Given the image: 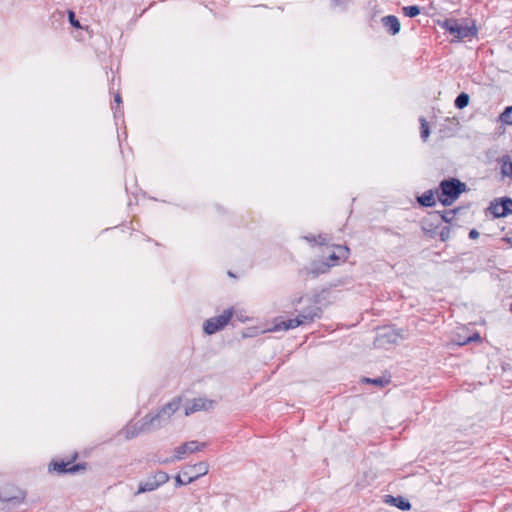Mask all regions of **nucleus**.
Returning <instances> with one entry per match:
<instances>
[{
    "instance_id": "nucleus-1",
    "label": "nucleus",
    "mask_w": 512,
    "mask_h": 512,
    "mask_svg": "<svg viewBox=\"0 0 512 512\" xmlns=\"http://www.w3.org/2000/svg\"><path fill=\"white\" fill-rule=\"evenodd\" d=\"M180 399H174L155 414H147L140 421L138 428L129 427L126 429V438H132L142 432H149L165 426L172 415L179 409Z\"/></svg>"
},
{
    "instance_id": "nucleus-2",
    "label": "nucleus",
    "mask_w": 512,
    "mask_h": 512,
    "mask_svg": "<svg viewBox=\"0 0 512 512\" xmlns=\"http://www.w3.org/2000/svg\"><path fill=\"white\" fill-rule=\"evenodd\" d=\"M349 249L345 246H335L329 253V262H314L312 264L311 273L314 275L326 273L331 267L339 264L340 261H345L348 258Z\"/></svg>"
},
{
    "instance_id": "nucleus-3",
    "label": "nucleus",
    "mask_w": 512,
    "mask_h": 512,
    "mask_svg": "<svg viewBox=\"0 0 512 512\" xmlns=\"http://www.w3.org/2000/svg\"><path fill=\"white\" fill-rule=\"evenodd\" d=\"M441 195L439 200L443 205H451L465 189V184L457 179L444 180L441 182Z\"/></svg>"
},
{
    "instance_id": "nucleus-4",
    "label": "nucleus",
    "mask_w": 512,
    "mask_h": 512,
    "mask_svg": "<svg viewBox=\"0 0 512 512\" xmlns=\"http://www.w3.org/2000/svg\"><path fill=\"white\" fill-rule=\"evenodd\" d=\"M442 26L459 40L473 37L477 33V28L473 22L446 20Z\"/></svg>"
},
{
    "instance_id": "nucleus-5",
    "label": "nucleus",
    "mask_w": 512,
    "mask_h": 512,
    "mask_svg": "<svg viewBox=\"0 0 512 512\" xmlns=\"http://www.w3.org/2000/svg\"><path fill=\"white\" fill-rule=\"evenodd\" d=\"M316 317V313L312 312H303L299 314L297 317L289 320H275V324L273 327L267 329L268 332H276L279 330H290L294 329L298 326L311 323Z\"/></svg>"
},
{
    "instance_id": "nucleus-6",
    "label": "nucleus",
    "mask_w": 512,
    "mask_h": 512,
    "mask_svg": "<svg viewBox=\"0 0 512 512\" xmlns=\"http://www.w3.org/2000/svg\"><path fill=\"white\" fill-rule=\"evenodd\" d=\"M206 447L205 443L198 441L186 442L174 449V455L170 459H166L164 463H171L176 460H182L187 454H193L203 450Z\"/></svg>"
},
{
    "instance_id": "nucleus-7",
    "label": "nucleus",
    "mask_w": 512,
    "mask_h": 512,
    "mask_svg": "<svg viewBox=\"0 0 512 512\" xmlns=\"http://www.w3.org/2000/svg\"><path fill=\"white\" fill-rule=\"evenodd\" d=\"M233 316L232 309L225 310L221 315L217 317H213L211 319H208L204 323V331L211 335L222 328H224L228 322L230 321L231 317Z\"/></svg>"
},
{
    "instance_id": "nucleus-8",
    "label": "nucleus",
    "mask_w": 512,
    "mask_h": 512,
    "mask_svg": "<svg viewBox=\"0 0 512 512\" xmlns=\"http://www.w3.org/2000/svg\"><path fill=\"white\" fill-rule=\"evenodd\" d=\"M209 465L206 462H200L191 466L186 467L182 471L183 476H187V482H193L201 476L208 473Z\"/></svg>"
},
{
    "instance_id": "nucleus-9",
    "label": "nucleus",
    "mask_w": 512,
    "mask_h": 512,
    "mask_svg": "<svg viewBox=\"0 0 512 512\" xmlns=\"http://www.w3.org/2000/svg\"><path fill=\"white\" fill-rule=\"evenodd\" d=\"M213 402L207 401L204 399H193L190 402H188L185 406V415L188 416L194 412L201 411V410H208L212 407Z\"/></svg>"
},
{
    "instance_id": "nucleus-10",
    "label": "nucleus",
    "mask_w": 512,
    "mask_h": 512,
    "mask_svg": "<svg viewBox=\"0 0 512 512\" xmlns=\"http://www.w3.org/2000/svg\"><path fill=\"white\" fill-rule=\"evenodd\" d=\"M491 211L495 217H504L512 213V200L503 199L499 203H495L491 206Z\"/></svg>"
},
{
    "instance_id": "nucleus-11",
    "label": "nucleus",
    "mask_w": 512,
    "mask_h": 512,
    "mask_svg": "<svg viewBox=\"0 0 512 512\" xmlns=\"http://www.w3.org/2000/svg\"><path fill=\"white\" fill-rule=\"evenodd\" d=\"M383 26L386 28V30L392 34L396 35L400 31V22L397 17L395 16H386L382 18Z\"/></svg>"
},
{
    "instance_id": "nucleus-12",
    "label": "nucleus",
    "mask_w": 512,
    "mask_h": 512,
    "mask_svg": "<svg viewBox=\"0 0 512 512\" xmlns=\"http://www.w3.org/2000/svg\"><path fill=\"white\" fill-rule=\"evenodd\" d=\"M502 177L512 179V160L509 156H504L499 160Z\"/></svg>"
},
{
    "instance_id": "nucleus-13",
    "label": "nucleus",
    "mask_w": 512,
    "mask_h": 512,
    "mask_svg": "<svg viewBox=\"0 0 512 512\" xmlns=\"http://www.w3.org/2000/svg\"><path fill=\"white\" fill-rule=\"evenodd\" d=\"M157 488H158L157 483L154 481V479L152 477H150L146 481L139 483L138 491L136 494L154 491Z\"/></svg>"
},
{
    "instance_id": "nucleus-14",
    "label": "nucleus",
    "mask_w": 512,
    "mask_h": 512,
    "mask_svg": "<svg viewBox=\"0 0 512 512\" xmlns=\"http://www.w3.org/2000/svg\"><path fill=\"white\" fill-rule=\"evenodd\" d=\"M386 502L395 505L396 507H398L401 510H409L410 509V503L401 497L395 498L392 496H388Z\"/></svg>"
},
{
    "instance_id": "nucleus-15",
    "label": "nucleus",
    "mask_w": 512,
    "mask_h": 512,
    "mask_svg": "<svg viewBox=\"0 0 512 512\" xmlns=\"http://www.w3.org/2000/svg\"><path fill=\"white\" fill-rule=\"evenodd\" d=\"M418 202L423 206L431 207L435 204L434 194L431 191L424 193L418 198Z\"/></svg>"
},
{
    "instance_id": "nucleus-16",
    "label": "nucleus",
    "mask_w": 512,
    "mask_h": 512,
    "mask_svg": "<svg viewBox=\"0 0 512 512\" xmlns=\"http://www.w3.org/2000/svg\"><path fill=\"white\" fill-rule=\"evenodd\" d=\"M152 478L157 483L158 487L165 484L169 480V475L166 472L158 471L156 472Z\"/></svg>"
},
{
    "instance_id": "nucleus-17",
    "label": "nucleus",
    "mask_w": 512,
    "mask_h": 512,
    "mask_svg": "<svg viewBox=\"0 0 512 512\" xmlns=\"http://www.w3.org/2000/svg\"><path fill=\"white\" fill-rule=\"evenodd\" d=\"M469 103V96L466 93H461L455 100V106L459 109H463Z\"/></svg>"
},
{
    "instance_id": "nucleus-18",
    "label": "nucleus",
    "mask_w": 512,
    "mask_h": 512,
    "mask_svg": "<svg viewBox=\"0 0 512 512\" xmlns=\"http://www.w3.org/2000/svg\"><path fill=\"white\" fill-rule=\"evenodd\" d=\"M385 338H387L388 341L395 343V342H397L398 338L403 339V336L399 335L398 333H396L394 331H387L386 333L381 335L379 341H381V340H383Z\"/></svg>"
},
{
    "instance_id": "nucleus-19",
    "label": "nucleus",
    "mask_w": 512,
    "mask_h": 512,
    "mask_svg": "<svg viewBox=\"0 0 512 512\" xmlns=\"http://www.w3.org/2000/svg\"><path fill=\"white\" fill-rule=\"evenodd\" d=\"M500 118L504 123L512 125V106L507 107Z\"/></svg>"
},
{
    "instance_id": "nucleus-20",
    "label": "nucleus",
    "mask_w": 512,
    "mask_h": 512,
    "mask_svg": "<svg viewBox=\"0 0 512 512\" xmlns=\"http://www.w3.org/2000/svg\"><path fill=\"white\" fill-rule=\"evenodd\" d=\"M403 12L408 17H415L420 13L418 6H406L403 8Z\"/></svg>"
},
{
    "instance_id": "nucleus-21",
    "label": "nucleus",
    "mask_w": 512,
    "mask_h": 512,
    "mask_svg": "<svg viewBox=\"0 0 512 512\" xmlns=\"http://www.w3.org/2000/svg\"><path fill=\"white\" fill-rule=\"evenodd\" d=\"M420 123H421V137L424 141H426L427 138L429 137V133H430L429 126H428L427 121L424 118L420 119Z\"/></svg>"
},
{
    "instance_id": "nucleus-22",
    "label": "nucleus",
    "mask_w": 512,
    "mask_h": 512,
    "mask_svg": "<svg viewBox=\"0 0 512 512\" xmlns=\"http://www.w3.org/2000/svg\"><path fill=\"white\" fill-rule=\"evenodd\" d=\"M363 382L372 383L374 385L381 386V387L385 386L388 383V381L384 380L383 378H376V379L364 378Z\"/></svg>"
},
{
    "instance_id": "nucleus-23",
    "label": "nucleus",
    "mask_w": 512,
    "mask_h": 512,
    "mask_svg": "<svg viewBox=\"0 0 512 512\" xmlns=\"http://www.w3.org/2000/svg\"><path fill=\"white\" fill-rule=\"evenodd\" d=\"M68 17H69V22L71 23V25L77 29H80L81 28V25L79 23L78 20L75 19V14L73 11H69L68 12Z\"/></svg>"
},
{
    "instance_id": "nucleus-24",
    "label": "nucleus",
    "mask_w": 512,
    "mask_h": 512,
    "mask_svg": "<svg viewBox=\"0 0 512 512\" xmlns=\"http://www.w3.org/2000/svg\"><path fill=\"white\" fill-rule=\"evenodd\" d=\"M67 464L65 463H54L53 464V469L57 472H60V473H63V472H67L68 469L66 468Z\"/></svg>"
},
{
    "instance_id": "nucleus-25",
    "label": "nucleus",
    "mask_w": 512,
    "mask_h": 512,
    "mask_svg": "<svg viewBox=\"0 0 512 512\" xmlns=\"http://www.w3.org/2000/svg\"><path fill=\"white\" fill-rule=\"evenodd\" d=\"M450 237V229L448 227L443 228L440 231V238L442 241H446Z\"/></svg>"
},
{
    "instance_id": "nucleus-26",
    "label": "nucleus",
    "mask_w": 512,
    "mask_h": 512,
    "mask_svg": "<svg viewBox=\"0 0 512 512\" xmlns=\"http://www.w3.org/2000/svg\"><path fill=\"white\" fill-rule=\"evenodd\" d=\"M182 476H183L182 474H181V475L176 476V478H175L176 484H177V485H186V484H189L190 482H187V480H183Z\"/></svg>"
},
{
    "instance_id": "nucleus-27",
    "label": "nucleus",
    "mask_w": 512,
    "mask_h": 512,
    "mask_svg": "<svg viewBox=\"0 0 512 512\" xmlns=\"http://www.w3.org/2000/svg\"><path fill=\"white\" fill-rule=\"evenodd\" d=\"M469 237L471 239H477L479 237V232L475 229H472L470 232H469Z\"/></svg>"
},
{
    "instance_id": "nucleus-28",
    "label": "nucleus",
    "mask_w": 512,
    "mask_h": 512,
    "mask_svg": "<svg viewBox=\"0 0 512 512\" xmlns=\"http://www.w3.org/2000/svg\"><path fill=\"white\" fill-rule=\"evenodd\" d=\"M115 102H116L117 104H120V103H121V97H120V95H119V94H116V95H115Z\"/></svg>"
},
{
    "instance_id": "nucleus-29",
    "label": "nucleus",
    "mask_w": 512,
    "mask_h": 512,
    "mask_svg": "<svg viewBox=\"0 0 512 512\" xmlns=\"http://www.w3.org/2000/svg\"><path fill=\"white\" fill-rule=\"evenodd\" d=\"M507 241L508 243H510L512 245V231L509 233V235L507 236Z\"/></svg>"
},
{
    "instance_id": "nucleus-30",
    "label": "nucleus",
    "mask_w": 512,
    "mask_h": 512,
    "mask_svg": "<svg viewBox=\"0 0 512 512\" xmlns=\"http://www.w3.org/2000/svg\"><path fill=\"white\" fill-rule=\"evenodd\" d=\"M300 302H301V298H298V299H295V300L293 301V304L295 305V304H298V303H300Z\"/></svg>"
},
{
    "instance_id": "nucleus-31",
    "label": "nucleus",
    "mask_w": 512,
    "mask_h": 512,
    "mask_svg": "<svg viewBox=\"0 0 512 512\" xmlns=\"http://www.w3.org/2000/svg\"><path fill=\"white\" fill-rule=\"evenodd\" d=\"M319 238H321V239H322V241L320 242L321 244H323V243H325V242L327 241V239H326V238H322L321 236H320Z\"/></svg>"
}]
</instances>
